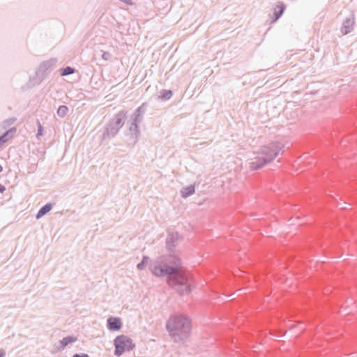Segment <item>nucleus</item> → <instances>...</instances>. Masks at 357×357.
<instances>
[{
  "mask_svg": "<svg viewBox=\"0 0 357 357\" xmlns=\"http://www.w3.org/2000/svg\"><path fill=\"white\" fill-rule=\"evenodd\" d=\"M3 171V167L2 166L0 165V172H1Z\"/></svg>",
  "mask_w": 357,
  "mask_h": 357,
  "instance_id": "20",
  "label": "nucleus"
},
{
  "mask_svg": "<svg viewBox=\"0 0 357 357\" xmlns=\"http://www.w3.org/2000/svg\"><path fill=\"white\" fill-rule=\"evenodd\" d=\"M73 357H89V356L86 354H83V355L76 354Z\"/></svg>",
  "mask_w": 357,
  "mask_h": 357,
  "instance_id": "17",
  "label": "nucleus"
},
{
  "mask_svg": "<svg viewBox=\"0 0 357 357\" xmlns=\"http://www.w3.org/2000/svg\"><path fill=\"white\" fill-rule=\"evenodd\" d=\"M115 355L119 356L127 351L132 350L135 347L132 340L123 335H119L114 340Z\"/></svg>",
  "mask_w": 357,
  "mask_h": 357,
  "instance_id": "3",
  "label": "nucleus"
},
{
  "mask_svg": "<svg viewBox=\"0 0 357 357\" xmlns=\"http://www.w3.org/2000/svg\"><path fill=\"white\" fill-rule=\"evenodd\" d=\"M5 190L6 188L3 185L0 184V192H3Z\"/></svg>",
  "mask_w": 357,
  "mask_h": 357,
  "instance_id": "16",
  "label": "nucleus"
},
{
  "mask_svg": "<svg viewBox=\"0 0 357 357\" xmlns=\"http://www.w3.org/2000/svg\"><path fill=\"white\" fill-rule=\"evenodd\" d=\"M195 192V187L194 185H188L187 187L183 188L181 191V196L183 197H187Z\"/></svg>",
  "mask_w": 357,
  "mask_h": 357,
  "instance_id": "7",
  "label": "nucleus"
},
{
  "mask_svg": "<svg viewBox=\"0 0 357 357\" xmlns=\"http://www.w3.org/2000/svg\"><path fill=\"white\" fill-rule=\"evenodd\" d=\"M277 9H278L279 12H280V15H281L283 12V7L282 6H277Z\"/></svg>",
  "mask_w": 357,
  "mask_h": 357,
  "instance_id": "15",
  "label": "nucleus"
},
{
  "mask_svg": "<svg viewBox=\"0 0 357 357\" xmlns=\"http://www.w3.org/2000/svg\"><path fill=\"white\" fill-rule=\"evenodd\" d=\"M173 272V267H168L165 265L156 266L153 269V273L156 276H165L168 275L169 277Z\"/></svg>",
  "mask_w": 357,
  "mask_h": 357,
  "instance_id": "4",
  "label": "nucleus"
},
{
  "mask_svg": "<svg viewBox=\"0 0 357 357\" xmlns=\"http://www.w3.org/2000/svg\"><path fill=\"white\" fill-rule=\"evenodd\" d=\"M43 134V128L42 125L40 123H38L37 137L42 136Z\"/></svg>",
  "mask_w": 357,
  "mask_h": 357,
  "instance_id": "13",
  "label": "nucleus"
},
{
  "mask_svg": "<svg viewBox=\"0 0 357 357\" xmlns=\"http://www.w3.org/2000/svg\"><path fill=\"white\" fill-rule=\"evenodd\" d=\"M73 73H74V69L73 68H72L71 67H66L64 69H63L62 73H61V75L62 76H66V75H70V74H73Z\"/></svg>",
  "mask_w": 357,
  "mask_h": 357,
  "instance_id": "10",
  "label": "nucleus"
},
{
  "mask_svg": "<svg viewBox=\"0 0 357 357\" xmlns=\"http://www.w3.org/2000/svg\"><path fill=\"white\" fill-rule=\"evenodd\" d=\"M168 282L175 287H183L182 289L183 292L190 291V277L178 268H174V272L168 277Z\"/></svg>",
  "mask_w": 357,
  "mask_h": 357,
  "instance_id": "2",
  "label": "nucleus"
},
{
  "mask_svg": "<svg viewBox=\"0 0 357 357\" xmlns=\"http://www.w3.org/2000/svg\"><path fill=\"white\" fill-rule=\"evenodd\" d=\"M68 109L66 106L62 105L60 106L57 110V114L59 116L63 117L65 116L68 113Z\"/></svg>",
  "mask_w": 357,
  "mask_h": 357,
  "instance_id": "9",
  "label": "nucleus"
},
{
  "mask_svg": "<svg viewBox=\"0 0 357 357\" xmlns=\"http://www.w3.org/2000/svg\"><path fill=\"white\" fill-rule=\"evenodd\" d=\"M172 95V93L171 91H163V93L161 96V98L165 100L169 99L171 98Z\"/></svg>",
  "mask_w": 357,
  "mask_h": 357,
  "instance_id": "11",
  "label": "nucleus"
},
{
  "mask_svg": "<svg viewBox=\"0 0 357 357\" xmlns=\"http://www.w3.org/2000/svg\"><path fill=\"white\" fill-rule=\"evenodd\" d=\"M76 341H77L76 337H73V336L66 337L60 341L61 348L63 349L65 347H66L69 344L75 342Z\"/></svg>",
  "mask_w": 357,
  "mask_h": 357,
  "instance_id": "6",
  "label": "nucleus"
},
{
  "mask_svg": "<svg viewBox=\"0 0 357 357\" xmlns=\"http://www.w3.org/2000/svg\"><path fill=\"white\" fill-rule=\"evenodd\" d=\"M52 209V205L48 204L45 205L40 210L38 211V213L36 215V218H40L42 216H43L45 213L49 212Z\"/></svg>",
  "mask_w": 357,
  "mask_h": 357,
  "instance_id": "8",
  "label": "nucleus"
},
{
  "mask_svg": "<svg viewBox=\"0 0 357 357\" xmlns=\"http://www.w3.org/2000/svg\"><path fill=\"white\" fill-rule=\"evenodd\" d=\"M346 23H347V24H348V26H347V25H345V30H344V31H342V32H343V33H344V34H346V33H347L348 32H349V31H350V29H351V26H352V24H351V23H350V22H349V21H348V22H347Z\"/></svg>",
  "mask_w": 357,
  "mask_h": 357,
  "instance_id": "12",
  "label": "nucleus"
},
{
  "mask_svg": "<svg viewBox=\"0 0 357 357\" xmlns=\"http://www.w3.org/2000/svg\"><path fill=\"white\" fill-rule=\"evenodd\" d=\"M144 259L143 261L137 265L138 268L141 269L142 268V266L144 265Z\"/></svg>",
  "mask_w": 357,
  "mask_h": 357,
  "instance_id": "18",
  "label": "nucleus"
},
{
  "mask_svg": "<svg viewBox=\"0 0 357 357\" xmlns=\"http://www.w3.org/2000/svg\"><path fill=\"white\" fill-rule=\"evenodd\" d=\"M108 328L111 331H119L121 327V323L119 318L110 317L107 320Z\"/></svg>",
  "mask_w": 357,
  "mask_h": 357,
  "instance_id": "5",
  "label": "nucleus"
},
{
  "mask_svg": "<svg viewBox=\"0 0 357 357\" xmlns=\"http://www.w3.org/2000/svg\"><path fill=\"white\" fill-rule=\"evenodd\" d=\"M166 329L171 339L176 342H183L192 333V321L184 314H172L166 322Z\"/></svg>",
  "mask_w": 357,
  "mask_h": 357,
  "instance_id": "1",
  "label": "nucleus"
},
{
  "mask_svg": "<svg viewBox=\"0 0 357 357\" xmlns=\"http://www.w3.org/2000/svg\"><path fill=\"white\" fill-rule=\"evenodd\" d=\"M6 140L7 139H6V135L1 137H0V144H3L4 142H6Z\"/></svg>",
  "mask_w": 357,
  "mask_h": 357,
  "instance_id": "14",
  "label": "nucleus"
},
{
  "mask_svg": "<svg viewBox=\"0 0 357 357\" xmlns=\"http://www.w3.org/2000/svg\"><path fill=\"white\" fill-rule=\"evenodd\" d=\"M5 352L3 351H0V357H4Z\"/></svg>",
  "mask_w": 357,
  "mask_h": 357,
  "instance_id": "19",
  "label": "nucleus"
}]
</instances>
